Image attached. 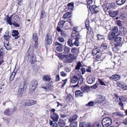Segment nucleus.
I'll use <instances>...</instances> for the list:
<instances>
[{
    "label": "nucleus",
    "mask_w": 127,
    "mask_h": 127,
    "mask_svg": "<svg viewBox=\"0 0 127 127\" xmlns=\"http://www.w3.org/2000/svg\"><path fill=\"white\" fill-rule=\"evenodd\" d=\"M115 113L118 116L121 117H123L124 116V115L121 113L117 112L116 113Z\"/></svg>",
    "instance_id": "nucleus-53"
},
{
    "label": "nucleus",
    "mask_w": 127,
    "mask_h": 127,
    "mask_svg": "<svg viewBox=\"0 0 127 127\" xmlns=\"http://www.w3.org/2000/svg\"><path fill=\"white\" fill-rule=\"evenodd\" d=\"M50 77L48 75H45L43 76L42 79L43 81L49 82L50 80Z\"/></svg>",
    "instance_id": "nucleus-27"
},
{
    "label": "nucleus",
    "mask_w": 127,
    "mask_h": 127,
    "mask_svg": "<svg viewBox=\"0 0 127 127\" xmlns=\"http://www.w3.org/2000/svg\"><path fill=\"white\" fill-rule=\"evenodd\" d=\"M112 123V120L109 117L104 118L102 121V126L103 127H108Z\"/></svg>",
    "instance_id": "nucleus-4"
},
{
    "label": "nucleus",
    "mask_w": 127,
    "mask_h": 127,
    "mask_svg": "<svg viewBox=\"0 0 127 127\" xmlns=\"http://www.w3.org/2000/svg\"><path fill=\"white\" fill-rule=\"evenodd\" d=\"M122 40V38L119 36V35H117L114 38V41L115 43L114 44V50H116V51H118L119 50L117 47L121 46L122 45L121 42Z\"/></svg>",
    "instance_id": "nucleus-2"
},
{
    "label": "nucleus",
    "mask_w": 127,
    "mask_h": 127,
    "mask_svg": "<svg viewBox=\"0 0 127 127\" xmlns=\"http://www.w3.org/2000/svg\"><path fill=\"white\" fill-rule=\"evenodd\" d=\"M99 52V50L98 48H96L94 49L92 52V54L93 55H95Z\"/></svg>",
    "instance_id": "nucleus-31"
},
{
    "label": "nucleus",
    "mask_w": 127,
    "mask_h": 127,
    "mask_svg": "<svg viewBox=\"0 0 127 127\" xmlns=\"http://www.w3.org/2000/svg\"><path fill=\"white\" fill-rule=\"evenodd\" d=\"M105 97L102 95H98L97 96L96 102L97 103H101L105 100Z\"/></svg>",
    "instance_id": "nucleus-11"
},
{
    "label": "nucleus",
    "mask_w": 127,
    "mask_h": 127,
    "mask_svg": "<svg viewBox=\"0 0 127 127\" xmlns=\"http://www.w3.org/2000/svg\"><path fill=\"white\" fill-rule=\"evenodd\" d=\"M50 117L54 122L58 121L59 118V116L57 114L55 113H54L53 116L51 115Z\"/></svg>",
    "instance_id": "nucleus-14"
},
{
    "label": "nucleus",
    "mask_w": 127,
    "mask_h": 127,
    "mask_svg": "<svg viewBox=\"0 0 127 127\" xmlns=\"http://www.w3.org/2000/svg\"><path fill=\"white\" fill-rule=\"evenodd\" d=\"M115 35L114 33L112 32L108 34V39L110 40H112L115 37Z\"/></svg>",
    "instance_id": "nucleus-25"
},
{
    "label": "nucleus",
    "mask_w": 127,
    "mask_h": 127,
    "mask_svg": "<svg viewBox=\"0 0 127 127\" xmlns=\"http://www.w3.org/2000/svg\"><path fill=\"white\" fill-rule=\"evenodd\" d=\"M119 105L122 108H124V104L122 103V102L120 101L119 103Z\"/></svg>",
    "instance_id": "nucleus-62"
},
{
    "label": "nucleus",
    "mask_w": 127,
    "mask_h": 127,
    "mask_svg": "<svg viewBox=\"0 0 127 127\" xmlns=\"http://www.w3.org/2000/svg\"><path fill=\"white\" fill-rule=\"evenodd\" d=\"M67 5L68 6L69 9H72L73 8V7L74 5L73 3L72 2L69 3Z\"/></svg>",
    "instance_id": "nucleus-45"
},
{
    "label": "nucleus",
    "mask_w": 127,
    "mask_h": 127,
    "mask_svg": "<svg viewBox=\"0 0 127 127\" xmlns=\"http://www.w3.org/2000/svg\"><path fill=\"white\" fill-rule=\"evenodd\" d=\"M119 11V10L117 11H112L109 12V14L111 17H115L118 15Z\"/></svg>",
    "instance_id": "nucleus-13"
},
{
    "label": "nucleus",
    "mask_w": 127,
    "mask_h": 127,
    "mask_svg": "<svg viewBox=\"0 0 127 127\" xmlns=\"http://www.w3.org/2000/svg\"><path fill=\"white\" fill-rule=\"evenodd\" d=\"M78 117L77 115H74L72 117L69 119L70 122H71L76 120Z\"/></svg>",
    "instance_id": "nucleus-36"
},
{
    "label": "nucleus",
    "mask_w": 127,
    "mask_h": 127,
    "mask_svg": "<svg viewBox=\"0 0 127 127\" xmlns=\"http://www.w3.org/2000/svg\"><path fill=\"white\" fill-rule=\"evenodd\" d=\"M75 38L78 40L80 42H81L83 39V37L81 35H80L79 34H78L76 36V37H74Z\"/></svg>",
    "instance_id": "nucleus-29"
},
{
    "label": "nucleus",
    "mask_w": 127,
    "mask_h": 127,
    "mask_svg": "<svg viewBox=\"0 0 127 127\" xmlns=\"http://www.w3.org/2000/svg\"><path fill=\"white\" fill-rule=\"evenodd\" d=\"M16 74V73L15 72L13 71L12 72L10 76V80L12 81L13 79Z\"/></svg>",
    "instance_id": "nucleus-37"
},
{
    "label": "nucleus",
    "mask_w": 127,
    "mask_h": 127,
    "mask_svg": "<svg viewBox=\"0 0 127 127\" xmlns=\"http://www.w3.org/2000/svg\"><path fill=\"white\" fill-rule=\"evenodd\" d=\"M71 14V13L70 12H67L66 13L64 14L63 15V17L64 18L66 19L69 17H68L69 15Z\"/></svg>",
    "instance_id": "nucleus-43"
},
{
    "label": "nucleus",
    "mask_w": 127,
    "mask_h": 127,
    "mask_svg": "<svg viewBox=\"0 0 127 127\" xmlns=\"http://www.w3.org/2000/svg\"><path fill=\"white\" fill-rule=\"evenodd\" d=\"M87 82L89 84H91L94 82L95 81V77L93 75L89 76L87 79Z\"/></svg>",
    "instance_id": "nucleus-8"
},
{
    "label": "nucleus",
    "mask_w": 127,
    "mask_h": 127,
    "mask_svg": "<svg viewBox=\"0 0 127 127\" xmlns=\"http://www.w3.org/2000/svg\"><path fill=\"white\" fill-rule=\"evenodd\" d=\"M126 0H116V3L118 5H121L124 4Z\"/></svg>",
    "instance_id": "nucleus-24"
},
{
    "label": "nucleus",
    "mask_w": 127,
    "mask_h": 127,
    "mask_svg": "<svg viewBox=\"0 0 127 127\" xmlns=\"http://www.w3.org/2000/svg\"><path fill=\"white\" fill-rule=\"evenodd\" d=\"M27 84V83L24 82L23 84L20 85L18 91V95H21L23 94L26 89Z\"/></svg>",
    "instance_id": "nucleus-6"
},
{
    "label": "nucleus",
    "mask_w": 127,
    "mask_h": 127,
    "mask_svg": "<svg viewBox=\"0 0 127 127\" xmlns=\"http://www.w3.org/2000/svg\"><path fill=\"white\" fill-rule=\"evenodd\" d=\"M74 39H75V40L74 43V45L76 46H78L80 45V42L76 38H75Z\"/></svg>",
    "instance_id": "nucleus-40"
},
{
    "label": "nucleus",
    "mask_w": 127,
    "mask_h": 127,
    "mask_svg": "<svg viewBox=\"0 0 127 127\" xmlns=\"http://www.w3.org/2000/svg\"><path fill=\"white\" fill-rule=\"evenodd\" d=\"M81 66V64L80 63H78L75 69L77 70H79L80 68V67Z\"/></svg>",
    "instance_id": "nucleus-51"
},
{
    "label": "nucleus",
    "mask_w": 127,
    "mask_h": 127,
    "mask_svg": "<svg viewBox=\"0 0 127 127\" xmlns=\"http://www.w3.org/2000/svg\"><path fill=\"white\" fill-rule=\"evenodd\" d=\"M59 125L61 127H63L65 125L64 122L63 120H60L58 123Z\"/></svg>",
    "instance_id": "nucleus-35"
},
{
    "label": "nucleus",
    "mask_w": 127,
    "mask_h": 127,
    "mask_svg": "<svg viewBox=\"0 0 127 127\" xmlns=\"http://www.w3.org/2000/svg\"><path fill=\"white\" fill-rule=\"evenodd\" d=\"M60 32H61V35L64 37H66L67 36V34L66 32H64L62 31H62Z\"/></svg>",
    "instance_id": "nucleus-50"
},
{
    "label": "nucleus",
    "mask_w": 127,
    "mask_h": 127,
    "mask_svg": "<svg viewBox=\"0 0 127 127\" xmlns=\"http://www.w3.org/2000/svg\"><path fill=\"white\" fill-rule=\"evenodd\" d=\"M84 78L82 77V76H80L79 79H78V84H81L83 83V81Z\"/></svg>",
    "instance_id": "nucleus-32"
},
{
    "label": "nucleus",
    "mask_w": 127,
    "mask_h": 127,
    "mask_svg": "<svg viewBox=\"0 0 127 127\" xmlns=\"http://www.w3.org/2000/svg\"><path fill=\"white\" fill-rule=\"evenodd\" d=\"M117 84L122 89L127 90V85L123 82L121 81L118 82H117Z\"/></svg>",
    "instance_id": "nucleus-9"
},
{
    "label": "nucleus",
    "mask_w": 127,
    "mask_h": 127,
    "mask_svg": "<svg viewBox=\"0 0 127 127\" xmlns=\"http://www.w3.org/2000/svg\"><path fill=\"white\" fill-rule=\"evenodd\" d=\"M67 81V79H66L65 80H63V83L62 84V87H63L65 84H66V82Z\"/></svg>",
    "instance_id": "nucleus-54"
},
{
    "label": "nucleus",
    "mask_w": 127,
    "mask_h": 127,
    "mask_svg": "<svg viewBox=\"0 0 127 127\" xmlns=\"http://www.w3.org/2000/svg\"><path fill=\"white\" fill-rule=\"evenodd\" d=\"M55 46H57L56 47V50L59 52H61L62 50V44L60 43L57 42H56L54 43Z\"/></svg>",
    "instance_id": "nucleus-12"
},
{
    "label": "nucleus",
    "mask_w": 127,
    "mask_h": 127,
    "mask_svg": "<svg viewBox=\"0 0 127 127\" xmlns=\"http://www.w3.org/2000/svg\"><path fill=\"white\" fill-rule=\"evenodd\" d=\"M19 20V18L18 15H16L13 18L12 21L13 22H16L18 21Z\"/></svg>",
    "instance_id": "nucleus-28"
},
{
    "label": "nucleus",
    "mask_w": 127,
    "mask_h": 127,
    "mask_svg": "<svg viewBox=\"0 0 127 127\" xmlns=\"http://www.w3.org/2000/svg\"><path fill=\"white\" fill-rule=\"evenodd\" d=\"M81 70L82 72V74H84L86 72V69L84 68H81Z\"/></svg>",
    "instance_id": "nucleus-60"
},
{
    "label": "nucleus",
    "mask_w": 127,
    "mask_h": 127,
    "mask_svg": "<svg viewBox=\"0 0 127 127\" xmlns=\"http://www.w3.org/2000/svg\"><path fill=\"white\" fill-rule=\"evenodd\" d=\"M58 39L59 41L61 43L64 42L65 41L64 39L61 36H59L58 37Z\"/></svg>",
    "instance_id": "nucleus-46"
},
{
    "label": "nucleus",
    "mask_w": 127,
    "mask_h": 127,
    "mask_svg": "<svg viewBox=\"0 0 127 127\" xmlns=\"http://www.w3.org/2000/svg\"><path fill=\"white\" fill-rule=\"evenodd\" d=\"M77 123L76 122H71L70 124V127H77Z\"/></svg>",
    "instance_id": "nucleus-34"
},
{
    "label": "nucleus",
    "mask_w": 127,
    "mask_h": 127,
    "mask_svg": "<svg viewBox=\"0 0 127 127\" xmlns=\"http://www.w3.org/2000/svg\"><path fill=\"white\" fill-rule=\"evenodd\" d=\"M79 127H87V125L86 123L83 122L80 124Z\"/></svg>",
    "instance_id": "nucleus-44"
},
{
    "label": "nucleus",
    "mask_w": 127,
    "mask_h": 127,
    "mask_svg": "<svg viewBox=\"0 0 127 127\" xmlns=\"http://www.w3.org/2000/svg\"><path fill=\"white\" fill-rule=\"evenodd\" d=\"M76 58V57L75 55L70 54L66 55L65 59L64 60V62L65 63H71L75 60Z\"/></svg>",
    "instance_id": "nucleus-3"
},
{
    "label": "nucleus",
    "mask_w": 127,
    "mask_h": 127,
    "mask_svg": "<svg viewBox=\"0 0 127 127\" xmlns=\"http://www.w3.org/2000/svg\"><path fill=\"white\" fill-rule=\"evenodd\" d=\"M38 84L37 80H34L31 81L30 86L29 92L32 93L35 90Z\"/></svg>",
    "instance_id": "nucleus-5"
},
{
    "label": "nucleus",
    "mask_w": 127,
    "mask_h": 127,
    "mask_svg": "<svg viewBox=\"0 0 127 127\" xmlns=\"http://www.w3.org/2000/svg\"><path fill=\"white\" fill-rule=\"evenodd\" d=\"M120 78V76L117 74L113 75L110 77V79L113 81H117L119 80Z\"/></svg>",
    "instance_id": "nucleus-16"
},
{
    "label": "nucleus",
    "mask_w": 127,
    "mask_h": 127,
    "mask_svg": "<svg viewBox=\"0 0 127 127\" xmlns=\"http://www.w3.org/2000/svg\"><path fill=\"white\" fill-rule=\"evenodd\" d=\"M117 24L119 26L122 27V26L121 21L120 20H118L117 21Z\"/></svg>",
    "instance_id": "nucleus-59"
},
{
    "label": "nucleus",
    "mask_w": 127,
    "mask_h": 127,
    "mask_svg": "<svg viewBox=\"0 0 127 127\" xmlns=\"http://www.w3.org/2000/svg\"><path fill=\"white\" fill-rule=\"evenodd\" d=\"M31 106L37 103V101L35 100H30Z\"/></svg>",
    "instance_id": "nucleus-56"
},
{
    "label": "nucleus",
    "mask_w": 127,
    "mask_h": 127,
    "mask_svg": "<svg viewBox=\"0 0 127 127\" xmlns=\"http://www.w3.org/2000/svg\"><path fill=\"white\" fill-rule=\"evenodd\" d=\"M114 7V3H110L109 4L108 7L109 8H113Z\"/></svg>",
    "instance_id": "nucleus-57"
},
{
    "label": "nucleus",
    "mask_w": 127,
    "mask_h": 127,
    "mask_svg": "<svg viewBox=\"0 0 127 127\" xmlns=\"http://www.w3.org/2000/svg\"><path fill=\"white\" fill-rule=\"evenodd\" d=\"M71 98V96L70 95H68L66 97V99L67 100L69 101Z\"/></svg>",
    "instance_id": "nucleus-64"
},
{
    "label": "nucleus",
    "mask_w": 127,
    "mask_h": 127,
    "mask_svg": "<svg viewBox=\"0 0 127 127\" xmlns=\"http://www.w3.org/2000/svg\"><path fill=\"white\" fill-rule=\"evenodd\" d=\"M65 22V21H62L59 22L57 27V30L59 32L62 31L61 28H63Z\"/></svg>",
    "instance_id": "nucleus-10"
},
{
    "label": "nucleus",
    "mask_w": 127,
    "mask_h": 127,
    "mask_svg": "<svg viewBox=\"0 0 127 127\" xmlns=\"http://www.w3.org/2000/svg\"><path fill=\"white\" fill-rule=\"evenodd\" d=\"M112 32L115 35V34L117 33L118 31V28L117 27H115L112 28Z\"/></svg>",
    "instance_id": "nucleus-38"
},
{
    "label": "nucleus",
    "mask_w": 127,
    "mask_h": 127,
    "mask_svg": "<svg viewBox=\"0 0 127 127\" xmlns=\"http://www.w3.org/2000/svg\"><path fill=\"white\" fill-rule=\"evenodd\" d=\"M45 40L46 41L47 44H50L52 43V36H49L48 35H47L45 39Z\"/></svg>",
    "instance_id": "nucleus-15"
},
{
    "label": "nucleus",
    "mask_w": 127,
    "mask_h": 127,
    "mask_svg": "<svg viewBox=\"0 0 127 127\" xmlns=\"http://www.w3.org/2000/svg\"><path fill=\"white\" fill-rule=\"evenodd\" d=\"M66 55H62L61 54H58V56L62 59H64L65 58Z\"/></svg>",
    "instance_id": "nucleus-48"
},
{
    "label": "nucleus",
    "mask_w": 127,
    "mask_h": 127,
    "mask_svg": "<svg viewBox=\"0 0 127 127\" xmlns=\"http://www.w3.org/2000/svg\"><path fill=\"white\" fill-rule=\"evenodd\" d=\"M78 80V77L74 75L71 78L70 82L72 83L75 84L77 82Z\"/></svg>",
    "instance_id": "nucleus-19"
},
{
    "label": "nucleus",
    "mask_w": 127,
    "mask_h": 127,
    "mask_svg": "<svg viewBox=\"0 0 127 127\" xmlns=\"http://www.w3.org/2000/svg\"><path fill=\"white\" fill-rule=\"evenodd\" d=\"M33 39L34 42L38 41V38L36 34H33Z\"/></svg>",
    "instance_id": "nucleus-42"
},
{
    "label": "nucleus",
    "mask_w": 127,
    "mask_h": 127,
    "mask_svg": "<svg viewBox=\"0 0 127 127\" xmlns=\"http://www.w3.org/2000/svg\"><path fill=\"white\" fill-rule=\"evenodd\" d=\"M95 6L94 5H90L89 7V9L90 10L94 12L95 11Z\"/></svg>",
    "instance_id": "nucleus-41"
},
{
    "label": "nucleus",
    "mask_w": 127,
    "mask_h": 127,
    "mask_svg": "<svg viewBox=\"0 0 127 127\" xmlns=\"http://www.w3.org/2000/svg\"><path fill=\"white\" fill-rule=\"evenodd\" d=\"M72 38L69 39L67 42V43L68 45L70 47H72L74 45V43H73Z\"/></svg>",
    "instance_id": "nucleus-26"
},
{
    "label": "nucleus",
    "mask_w": 127,
    "mask_h": 127,
    "mask_svg": "<svg viewBox=\"0 0 127 127\" xmlns=\"http://www.w3.org/2000/svg\"><path fill=\"white\" fill-rule=\"evenodd\" d=\"M6 20L7 24H9L10 25H11L12 24V23L11 21V18L8 17H7L6 19Z\"/></svg>",
    "instance_id": "nucleus-30"
},
{
    "label": "nucleus",
    "mask_w": 127,
    "mask_h": 127,
    "mask_svg": "<svg viewBox=\"0 0 127 127\" xmlns=\"http://www.w3.org/2000/svg\"><path fill=\"white\" fill-rule=\"evenodd\" d=\"M19 33L17 31L13 30L12 32V35L14 37V38L17 39L19 37L18 36Z\"/></svg>",
    "instance_id": "nucleus-17"
},
{
    "label": "nucleus",
    "mask_w": 127,
    "mask_h": 127,
    "mask_svg": "<svg viewBox=\"0 0 127 127\" xmlns=\"http://www.w3.org/2000/svg\"><path fill=\"white\" fill-rule=\"evenodd\" d=\"M120 101L121 102H124L126 101V99L125 97L123 96H122L119 98Z\"/></svg>",
    "instance_id": "nucleus-52"
},
{
    "label": "nucleus",
    "mask_w": 127,
    "mask_h": 127,
    "mask_svg": "<svg viewBox=\"0 0 127 127\" xmlns=\"http://www.w3.org/2000/svg\"><path fill=\"white\" fill-rule=\"evenodd\" d=\"M12 24L15 26L19 27V25L17 23V22H13Z\"/></svg>",
    "instance_id": "nucleus-63"
},
{
    "label": "nucleus",
    "mask_w": 127,
    "mask_h": 127,
    "mask_svg": "<svg viewBox=\"0 0 127 127\" xmlns=\"http://www.w3.org/2000/svg\"><path fill=\"white\" fill-rule=\"evenodd\" d=\"M16 110V109L15 107L10 109L8 108L5 110L4 113L6 115L10 116Z\"/></svg>",
    "instance_id": "nucleus-7"
},
{
    "label": "nucleus",
    "mask_w": 127,
    "mask_h": 127,
    "mask_svg": "<svg viewBox=\"0 0 127 127\" xmlns=\"http://www.w3.org/2000/svg\"><path fill=\"white\" fill-rule=\"evenodd\" d=\"M75 95L76 97H81L83 96V93L80 90H77L76 91Z\"/></svg>",
    "instance_id": "nucleus-21"
},
{
    "label": "nucleus",
    "mask_w": 127,
    "mask_h": 127,
    "mask_svg": "<svg viewBox=\"0 0 127 127\" xmlns=\"http://www.w3.org/2000/svg\"><path fill=\"white\" fill-rule=\"evenodd\" d=\"M101 125L98 123H94L93 125V127H100Z\"/></svg>",
    "instance_id": "nucleus-49"
},
{
    "label": "nucleus",
    "mask_w": 127,
    "mask_h": 127,
    "mask_svg": "<svg viewBox=\"0 0 127 127\" xmlns=\"http://www.w3.org/2000/svg\"><path fill=\"white\" fill-rule=\"evenodd\" d=\"M94 104V103L93 102H90L86 104V105L88 106H93Z\"/></svg>",
    "instance_id": "nucleus-55"
},
{
    "label": "nucleus",
    "mask_w": 127,
    "mask_h": 127,
    "mask_svg": "<svg viewBox=\"0 0 127 127\" xmlns=\"http://www.w3.org/2000/svg\"><path fill=\"white\" fill-rule=\"evenodd\" d=\"M93 2L92 0H89L87 1V4L88 5H91Z\"/></svg>",
    "instance_id": "nucleus-61"
},
{
    "label": "nucleus",
    "mask_w": 127,
    "mask_h": 127,
    "mask_svg": "<svg viewBox=\"0 0 127 127\" xmlns=\"http://www.w3.org/2000/svg\"><path fill=\"white\" fill-rule=\"evenodd\" d=\"M10 36L9 35V31H6L3 36L4 39L5 40L4 42L3 45L7 50H9L11 48L10 45L9 44L8 41L10 39Z\"/></svg>",
    "instance_id": "nucleus-1"
},
{
    "label": "nucleus",
    "mask_w": 127,
    "mask_h": 127,
    "mask_svg": "<svg viewBox=\"0 0 127 127\" xmlns=\"http://www.w3.org/2000/svg\"><path fill=\"white\" fill-rule=\"evenodd\" d=\"M70 51V49L69 47L67 46H65L64 47V51L65 53L66 54L68 53Z\"/></svg>",
    "instance_id": "nucleus-39"
},
{
    "label": "nucleus",
    "mask_w": 127,
    "mask_h": 127,
    "mask_svg": "<svg viewBox=\"0 0 127 127\" xmlns=\"http://www.w3.org/2000/svg\"><path fill=\"white\" fill-rule=\"evenodd\" d=\"M89 89V87L86 85L83 86L81 87V90L84 92H88Z\"/></svg>",
    "instance_id": "nucleus-20"
},
{
    "label": "nucleus",
    "mask_w": 127,
    "mask_h": 127,
    "mask_svg": "<svg viewBox=\"0 0 127 127\" xmlns=\"http://www.w3.org/2000/svg\"><path fill=\"white\" fill-rule=\"evenodd\" d=\"M23 0H17V3L20 5H21L22 4Z\"/></svg>",
    "instance_id": "nucleus-58"
},
{
    "label": "nucleus",
    "mask_w": 127,
    "mask_h": 127,
    "mask_svg": "<svg viewBox=\"0 0 127 127\" xmlns=\"http://www.w3.org/2000/svg\"><path fill=\"white\" fill-rule=\"evenodd\" d=\"M99 81V84L102 85L106 86V85L104 82L102 80L99 78L98 79Z\"/></svg>",
    "instance_id": "nucleus-47"
},
{
    "label": "nucleus",
    "mask_w": 127,
    "mask_h": 127,
    "mask_svg": "<svg viewBox=\"0 0 127 127\" xmlns=\"http://www.w3.org/2000/svg\"><path fill=\"white\" fill-rule=\"evenodd\" d=\"M49 124L50 126L52 125L53 127H58V125L57 123L56 122H55L53 123V121H50Z\"/></svg>",
    "instance_id": "nucleus-33"
},
{
    "label": "nucleus",
    "mask_w": 127,
    "mask_h": 127,
    "mask_svg": "<svg viewBox=\"0 0 127 127\" xmlns=\"http://www.w3.org/2000/svg\"><path fill=\"white\" fill-rule=\"evenodd\" d=\"M71 52L72 53L77 54L79 52V50L77 48L73 47L72 48L71 50Z\"/></svg>",
    "instance_id": "nucleus-23"
},
{
    "label": "nucleus",
    "mask_w": 127,
    "mask_h": 127,
    "mask_svg": "<svg viewBox=\"0 0 127 127\" xmlns=\"http://www.w3.org/2000/svg\"><path fill=\"white\" fill-rule=\"evenodd\" d=\"M24 103V105L27 106H31L30 101V100H26L22 101V102Z\"/></svg>",
    "instance_id": "nucleus-22"
},
{
    "label": "nucleus",
    "mask_w": 127,
    "mask_h": 127,
    "mask_svg": "<svg viewBox=\"0 0 127 127\" xmlns=\"http://www.w3.org/2000/svg\"><path fill=\"white\" fill-rule=\"evenodd\" d=\"M30 57V62L31 64H35L36 62V58L34 55L33 53H32Z\"/></svg>",
    "instance_id": "nucleus-18"
}]
</instances>
